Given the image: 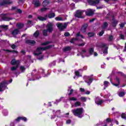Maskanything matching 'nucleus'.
<instances>
[{"label": "nucleus", "mask_w": 126, "mask_h": 126, "mask_svg": "<svg viewBox=\"0 0 126 126\" xmlns=\"http://www.w3.org/2000/svg\"><path fill=\"white\" fill-rule=\"evenodd\" d=\"M88 27V24H84L82 27L81 28V31L82 33H86V30H87V28Z\"/></svg>", "instance_id": "obj_10"}, {"label": "nucleus", "mask_w": 126, "mask_h": 126, "mask_svg": "<svg viewBox=\"0 0 126 126\" xmlns=\"http://www.w3.org/2000/svg\"><path fill=\"white\" fill-rule=\"evenodd\" d=\"M114 39V36H113V35H110L109 36V41H110V42L113 41V39Z\"/></svg>", "instance_id": "obj_52"}, {"label": "nucleus", "mask_w": 126, "mask_h": 126, "mask_svg": "<svg viewBox=\"0 0 126 126\" xmlns=\"http://www.w3.org/2000/svg\"><path fill=\"white\" fill-rule=\"evenodd\" d=\"M107 45H106L105 43H101L99 45H98V48H100V49H103V48H106Z\"/></svg>", "instance_id": "obj_23"}, {"label": "nucleus", "mask_w": 126, "mask_h": 126, "mask_svg": "<svg viewBox=\"0 0 126 126\" xmlns=\"http://www.w3.org/2000/svg\"><path fill=\"white\" fill-rule=\"evenodd\" d=\"M46 30L48 31L49 33H52L54 31V28H53V24L49 23L46 25Z\"/></svg>", "instance_id": "obj_7"}, {"label": "nucleus", "mask_w": 126, "mask_h": 126, "mask_svg": "<svg viewBox=\"0 0 126 126\" xmlns=\"http://www.w3.org/2000/svg\"><path fill=\"white\" fill-rule=\"evenodd\" d=\"M2 20L4 21H9V20H12V18H8L7 17L3 16L2 17Z\"/></svg>", "instance_id": "obj_24"}, {"label": "nucleus", "mask_w": 126, "mask_h": 126, "mask_svg": "<svg viewBox=\"0 0 126 126\" xmlns=\"http://www.w3.org/2000/svg\"><path fill=\"white\" fill-rule=\"evenodd\" d=\"M64 35L65 37H68V36H70V34L68 32H66L64 33Z\"/></svg>", "instance_id": "obj_54"}, {"label": "nucleus", "mask_w": 126, "mask_h": 126, "mask_svg": "<svg viewBox=\"0 0 126 126\" xmlns=\"http://www.w3.org/2000/svg\"><path fill=\"white\" fill-rule=\"evenodd\" d=\"M10 47L13 50H15V49H16V45H15V44H12Z\"/></svg>", "instance_id": "obj_53"}, {"label": "nucleus", "mask_w": 126, "mask_h": 126, "mask_svg": "<svg viewBox=\"0 0 126 126\" xmlns=\"http://www.w3.org/2000/svg\"><path fill=\"white\" fill-rule=\"evenodd\" d=\"M26 44H28V45H35L36 41L35 40H31V39H28L25 41Z\"/></svg>", "instance_id": "obj_13"}, {"label": "nucleus", "mask_w": 126, "mask_h": 126, "mask_svg": "<svg viewBox=\"0 0 126 126\" xmlns=\"http://www.w3.org/2000/svg\"><path fill=\"white\" fill-rule=\"evenodd\" d=\"M7 85H8V82L6 80H4L0 83V92H2L3 91L2 88H3L4 90H5V89H8Z\"/></svg>", "instance_id": "obj_3"}, {"label": "nucleus", "mask_w": 126, "mask_h": 126, "mask_svg": "<svg viewBox=\"0 0 126 126\" xmlns=\"http://www.w3.org/2000/svg\"><path fill=\"white\" fill-rule=\"evenodd\" d=\"M66 26H67V24L66 23H64V25L63 24H58L57 25V27L61 31H63V30L65 29L66 28Z\"/></svg>", "instance_id": "obj_8"}, {"label": "nucleus", "mask_w": 126, "mask_h": 126, "mask_svg": "<svg viewBox=\"0 0 126 126\" xmlns=\"http://www.w3.org/2000/svg\"><path fill=\"white\" fill-rule=\"evenodd\" d=\"M79 100L81 101L82 102H86L87 101L86 97L84 96H81V97L79 98Z\"/></svg>", "instance_id": "obj_32"}, {"label": "nucleus", "mask_w": 126, "mask_h": 126, "mask_svg": "<svg viewBox=\"0 0 126 126\" xmlns=\"http://www.w3.org/2000/svg\"><path fill=\"white\" fill-rule=\"evenodd\" d=\"M108 26H109V24H108V23L104 22L103 23V25L101 26V28L102 29H106V28H107V27H108Z\"/></svg>", "instance_id": "obj_27"}, {"label": "nucleus", "mask_w": 126, "mask_h": 126, "mask_svg": "<svg viewBox=\"0 0 126 126\" xmlns=\"http://www.w3.org/2000/svg\"><path fill=\"white\" fill-rule=\"evenodd\" d=\"M39 35H40V32L38 31H35L33 33V36L35 38H38V37H39Z\"/></svg>", "instance_id": "obj_30"}, {"label": "nucleus", "mask_w": 126, "mask_h": 126, "mask_svg": "<svg viewBox=\"0 0 126 126\" xmlns=\"http://www.w3.org/2000/svg\"><path fill=\"white\" fill-rule=\"evenodd\" d=\"M21 53L23 55H26V52L25 50H21Z\"/></svg>", "instance_id": "obj_64"}, {"label": "nucleus", "mask_w": 126, "mask_h": 126, "mask_svg": "<svg viewBox=\"0 0 126 126\" xmlns=\"http://www.w3.org/2000/svg\"><path fill=\"white\" fill-rule=\"evenodd\" d=\"M108 49H109V47H106L105 48L104 50L103 51V53L104 55H107L108 54Z\"/></svg>", "instance_id": "obj_36"}, {"label": "nucleus", "mask_w": 126, "mask_h": 126, "mask_svg": "<svg viewBox=\"0 0 126 126\" xmlns=\"http://www.w3.org/2000/svg\"><path fill=\"white\" fill-rule=\"evenodd\" d=\"M84 12V11H83V10H77L75 12L74 16L77 18H84V17L82 16L83 15Z\"/></svg>", "instance_id": "obj_5"}, {"label": "nucleus", "mask_w": 126, "mask_h": 126, "mask_svg": "<svg viewBox=\"0 0 126 126\" xmlns=\"http://www.w3.org/2000/svg\"><path fill=\"white\" fill-rule=\"evenodd\" d=\"M51 2L49 0H44L43 2L41 4V5L42 6H44V7H45V6H47L48 4H50Z\"/></svg>", "instance_id": "obj_16"}, {"label": "nucleus", "mask_w": 126, "mask_h": 126, "mask_svg": "<svg viewBox=\"0 0 126 126\" xmlns=\"http://www.w3.org/2000/svg\"><path fill=\"white\" fill-rule=\"evenodd\" d=\"M121 118L122 119H124V120H126V113H123L122 114H121Z\"/></svg>", "instance_id": "obj_46"}, {"label": "nucleus", "mask_w": 126, "mask_h": 126, "mask_svg": "<svg viewBox=\"0 0 126 126\" xmlns=\"http://www.w3.org/2000/svg\"><path fill=\"white\" fill-rule=\"evenodd\" d=\"M104 33H105V31H101L99 32L98 35L100 37H101V36H103Z\"/></svg>", "instance_id": "obj_48"}, {"label": "nucleus", "mask_w": 126, "mask_h": 126, "mask_svg": "<svg viewBox=\"0 0 126 126\" xmlns=\"http://www.w3.org/2000/svg\"><path fill=\"white\" fill-rule=\"evenodd\" d=\"M16 12H17V13L21 14V13H22V10H21V9H17Z\"/></svg>", "instance_id": "obj_49"}, {"label": "nucleus", "mask_w": 126, "mask_h": 126, "mask_svg": "<svg viewBox=\"0 0 126 126\" xmlns=\"http://www.w3.org/2000/svg\"><path fill=\"white\" fill-rule=\"evenodd\" d=\"M93 14H94V12H93L92 9H90L88 11L86 12V15L87 16H92Z\"/></svg>", "instance_id": "obj_17"}, {"label": "nucleus", "mask_w": 126, "mask_h": 126, "mask_svg": "<svg viewBox=\"0 0 126 126\" xmlns=\"http://www.w3.org/2000/svg\"><path fill=\"white\" fill-rule=\"evenodd\" d=\"M89 52L90 56H92V55H93V53H94V48H90L89 50Z\"/></svg>", "instance_id": "obj_33"}, {"label": "nucleus", "mask_w": 126, "mask_h": 126, "mask_svg": "<svg viewBox=\"0 0 126 126\" xmlns=\"http://www.w3.org/2000/svg\"><path fill=\"white\" fill-rule=\"evenodd\" d=\"M88 36L90 38H92V37H94L95 36V33L93 32H89L88 33Z\"/></svg>", "instance_id": "obj_29"}, {"label": "nucleus", "mask_w": 126, "mask_h": 126, "mask_svg": "<svg viewBox=\"0 0 126 126\" xmlns=\"http://www.w3.org/2000/svg\"><path fill=\"white\" fill-rule=\"evenodd\" d=\"M119 97H124V96H125V95H126V93L125 92H120L119 93Z\"/></svg>", "instance_id": "obj_35"}, {"label": "nucleus", "mask_w": 126, "mask_h": 126, "mask_svg": "<svg viewBox=\"0 0 126 126\" xmlns=\"http://www.w3.org/2000/svg\"><path fill=\"white\" fill-rule=\"evenodd\" d=\"M19 66V65H16V66H12L11 68V70H12V71H13L14 70H16L17 69V68H18Z\"/></svg>", "instance_id": "obj_37"}, {"label": "nucleus", "mask_w": 126, "mask_h": 126, "mask_svg": "<svg viewBox=\"0 0 126 126\" xmlns=\"http://www.w3.org/2000/svg\"><path fill=\"white\" fill-rule=\"evenodd\" d=\"M47 17H48V15H45L44 17L43 16H38L37 17V19L40 20V21H45L47 20Z\"/></svg>", "instance_id": "obj_15"}, {"label": "nucleus", "mask_w": 126, "mask_h": 126, "mask_svg": "<svg viewBox=\"0 0 126 126\" xmlns=\"http://www.w3.org/2000/svg\"><path fill=\"white\" fill-rule=\"evenodd\" d=\"M16 122H20V121H24V122H27V118L26 117H19L16 119H15Z\"/></svg>", "instance_id": "obj_14"}, {"label": "nucleus", "mask_w": 126, "mask_h": 126, "mask_svg": "<svg viewBox=\"0 0 126 126\" xmlns=\"http://www.w3.org/2000/svg\"><path fill=\"white\" fill-rule=\"evenodd\" d=\"M95 103L97 105H102L103 104V99H100V97H97L95 99Z\"/></svg>", "instance_id": "obj_12"}, {"label": "nucleus", "mask_w": 126, "mask_h": 126, "mask_svg": "<svg viewBox=\"0 0 126 126\" xmlns=\"http://www.w3.org/2000/svg\"><path fill=\"white\" fill-rule=\"evenodd\" d=\"M53 47V45H48L47 46H46L45 47H37L36 50V52L33 53V55L36 56V57H39L40 55H42V52H41V51H46V50H48V49H51Z\"/></svg>", "instance_id": "obj_2"}, {"label": "nucleus", "mask_w": 126, "mask_h": 126, "mask_svg": "<svg viewBox=\"0 0 126 126\" xmlns=\"http://www.w3.org/2000/svg\"><path fill=\"white\" fill-rule=\"evenodd\" d=\"M13 1L12 0H2L1 2H0V6H6L7 4H12Z\"/></svg>", "instance_id": "obj_4"}, {"label": "nucleus", "mask_w": 126, "mask_h": 126, "mask_svg": "<svg viewBox=\"0 0 126 126\" xmlns=\"http://www.w3.org/2000/svg\"><path fill=\"white\" fill-rule=\"evenodd\" d=\"M7 27H8V26H7V25L0 26V28H1L2 29H7Z\"/></svg>", "instance_id": "obj_43"}, {"label": "nucleus", "mask_w": 126, "mask_h": 126, "mask_svg": "<svg viewBox=\"0 0 126 126\" xmlns=\"http://www.w3.org/2000/svg\"><path fill=\"white\" fill-rule=\"evenodd\" d=\"M55 20H56V21H63V19L62 17H57L55 18Z\"/></svg>", "instance_id": "obj_42"}, {"label": "nucleus", "mask_w": 126, "mask_h": 126, "mask_svg": "<svg viewBox=\"0 0 126 126\" xmlns=\"http://www.w3.org/2000/svg\"><path fill=\"white\" fill-rule=\"evenodd\" d=\"M74 107H80L81 106V102L79 101H76L74 104Z\"/></svg>", "instance_id": "obj_31"}, {"label": "nucleus", "mask_w": 126, "mask_h": 126, "mask_svg": "<svg viewBox=\"0 0 126 126\" xmlns=\"http://www.w3.org/2000/svg\"><path fill=\"white\" fill-rule=\"evenodd\" d=\"M32 3L34 4L35 7H39L41 5V3L39 0H33Z\"/></svg>", "instance_id": "obj_11"}, {"label": "nucleus", "mask_w": 126, "mask_h": 126, "mask_svg": "<svg viewBox=\"0 0 126 126\" xmlns=\"http://www.w3.org/2000/svg\"><path fill=\"white\" fill-rule=\"evenodd\" d=\"M48 31L46 29L43 30L42 31L43 35L44 36V37H47V36H48Z\"/></svg>", "instance_id": "obj_26"}, {"label": "nucleus", "mask_w": 126, "mask_h": 126, "mask_svg": "<svg viewBox=\"0 0 126 126\" xmlns=\"http://www.w3.org/2000/svg\"><path fill=\"white\" fill-rule=\"evenodd\" d=\"M15 9H17V7L16 6H12L11 8L12 10H15Z\"/></svg>", "instance_id": "obj_62"}, {"label": "nucleus", "mask_w": 126, "mask_h": 126, "mask_svg": "<svg viewBox=\"0 0 126 126\" xmlns=\"http://www.w3.org/2000/svg\"><path fill=\"white\" fill-rule=\"evenodd\" d=\"M63 51L64 52H69L71 51V47L70 46H67L63 48Z\"/></svg>", "instance_id": "obj_21"}, {"label": "nucleus", "mask_w": 126, "mask_h": 126, "mask_svg": "<svg viewBox=\"0 0 126 126\" xmlns=\"http://www.w3.org/2000/svg\"><path fill=\"white\" fill-rule=\"evenodd\" d=\"M43 59H44V55H42L41 57L37 58V60H39V61H41V60H43Z\"/></svg>", "instance_id": "obj_57"}, {"label": "nucleus", "mask_w": 126, "mask_h": 126, "mask_svg": "<svg viewBox=\"0 0 126 126\" xmlns=\"http://www.w3.org/2000/svg\"><path fill=\"white\" fill-rule=\"evenodd\" d=\"M19 33V30L18 29H15L14 31H12V35H17Z\"/></svg>", "instance_id": "obj_25"}, {"label": "nucleus", "mask_w": 126, "mask_h": 126, "mask_svg": "<svg viewBox=\"0 0 126 126\" xmlns=\"http://www.w3.org/2000/svg\"><path fill=\"white\" fill-rule=\"evenodd\" d=\"M49 8H46V7H43V8H41V9H40V11L41 12H44V11H46V10H49Z\"/></svg>", "instance_id": "obj_39"}, {"label": "nucleus", "mask_w": 126, "mask_h": 126, "mask_svg": "<svg viewBox=\"0 0 126 126\" xmlns=\"http://www.w3.org/2000/svg\"><path fill=\"white\" fill-rule=\"evenodd\" d=\"M117 74H120L121 76H123V77H126V74H125L123 72L118 71L117 72Z\"/></svg>", "instance_id": "obj_40"}, {"label": "nucleus", "mask_w": 126, "mask_h": 126, "mask_svg": "<svg viewBox=\"0 0 126 126\" xmlns=\"http://www.w3.org/2000/svg\"><path fill=\"white\" fill-rule=\"evenodd\" d=\"M50 43H51V42L47 41V42L41 43V46H47V45H48V44H50Z\"/></svg>", "instance_id": "obj_44"}, {"label": "nucleus", "mask_w": 126, "mask_h": 126, "mask_svg": "<svg viewBox=\"0 0 126 126\" xmlns=\"http://www.w3.org/2000/svg\"><path fill=\"white\" fill-rule=\"evenodd\" d=\"M106 122L107 123H112V120H111L110 118H107L106 119Z\"/></svg>", "instance_id": "obj_60"}, {"label": "nucleus", "mask_w": 126, "mask_h": 126, "mask_svg": "<svg viewBox=\"0 0 126 126\" xmlns=\"http://www.w3.org/2000/svg\"><path fill=\"white\" fill-rule=\"evenodd\" d=\"M109 84H110V83L107 81H105L103 82V85L104 86H107L109 85Z\"/></svg>", "instance_id": "obj_50"}, {"label": "nucleus", "mask_w": 126, "mask_h": 126, "mask_svg": "<svg viewBox=\"0 0 126 126\" xmlns=\"http://www.w3.org/2000/svg\"><path fill=\"white\" fill-rule=\"evenodd\" d=\"M24 26V24H22L20 23L17 24V27H18L19 29H22Z\"/></svg>", "instance_id": "obj_28"}, {"label": "nucleus", "mask_w": 126, "mask_h": 126, "mask_svg": "<svg viewBox=\"0 0 126 126\" xmlns=\"http://www.w3.org/2000/svg\"><path fill=\"white\" fill-rule=\"evenodd\" d=\"M116 80L117 81V84L113 83V85H114V86L118 87L119 85H120V83H121V81H120V78L118 77H116Z\"/></svg>", "instance_id": "obj_20"}, {"label": "nucleus", "mask_w": 126, "mask_h": 126, "mask_svg": "<svg viewBox=\"0 0 126 126\" xmlns=\"http://www.w3.org/2000/svg\"><path fill=\"white\" fill-rule=\"evenodd\" d=\"M41 72L42 74H43V75H45V70L43 68H40Z\"/></svg>", "instance_id": "obj_56"}, {"label": "nucleus", "mask_w": 126, "mask_h": 126, "mask_svg": "<svg viewBox=\"0 0 126 126\" xmlns=\"http://www.w3.org/2000/svg\"><path fill=\"white\" fill-rule=\"evenodd\" d=\"M69 99L70 101H77V98H76V97H69Z\"/></svg>", "instance_id": "obj_45"}, {"label": "nucleus", "mask_w": 126, "mask_h": 126, "mask_svg": "<svg viewBox=\"0 0 126 126\" xmlns=\"http://www.w3.org/2000/svg\"><path fill=\"white\" fill-rule=\"evenodd\" d=\"M93 81V78H89L88 80H85V82H86V83H87L88 84H89L90 85L92 83Z\"/></svg>", "instance_id": "obj_22"}, {"label": "nucleus", "mask_w": 126, "mask_h": 126, "mask_svg": "<svg viewBox=\"0 0 126 126\" xmlns=\"http://www.w3.org/2000/svg\"><path fill=\"white\" fill-rule=\"evenodd\" d=\"M75 74L76 75V76H78L79 77V76H80V72H79V71H77L75 72Z\"/></svg>", "instance_id": "obj_51"}, {"label": "nucleus", "mask_w": 126, "mask_h": 126, "mask_svg": "<svg viewBox=\"0 0 126 126\" xmlns=\"http://www.w3.org/2000/svg\"><path fill=\"white\" fill-rule=\"evenodd\" d=\"M119 23V21L117 20H116L115 17H113L112 19V22H111V25L113 28H116L117 27V25H118V24Z\"/></svg>", "instance_id": "obj_9"}, {"label": "nucleus", "mask_w": 126, "mask_h": 126, "mask_svg": "<svg viewBox=\"0 0 126 126\" xmlns=\"http://www.w3.org/2000/svg\"><path fill=\"white\" fill-rule=\"evenodd\" d=\"M78 38H73L70 40V43H71V44H74V42H75V41H78Z\"/></svg>", "instance_id": "obj_34"}, {"label": "nucleus", "mask_w": 126, "mask_h": 126, "mask_svg": "<svg viewBox=\"0 0 126 126\" xmlns=\"http://www.w3.org/2000/svg\"><path fill=\"white\" fill-rule=\"evenodd\" d=\"M78 46L79 47H83L84 46H85V43H81V44H78Z\"/></svg>", "instance_id": "obj_55"}, {"label": "nucleus", "mask_w": 126, "mask_h": 126, "mask_svg": "<svg viewBox=\"0 0 126 126\" xmlns=\"http://www.w3.org/2000/svg\"><path fill=\"white\" fill-rule=\"evenodd\" d=\"M86 52L87 51H86V50L83 49V50H82V52L80 53V54L81 55H83V54L86 53Z\"/></svg>", "instance_id": "obj_61"}, {"label": "nucleus", "mask_w": 126, "mask_h": 126, "mask_svg": "<svg viewBox=\"0 0 126 126\" xmlns=\"http://www.w3.org/2000/svg\"><path fill=\"white\" fill-rule=\"evenodd\" d=\"M120 37L122 40H125V35H124L123 34H120Z\"/></svg>", "instance_id": "obj_58"}, {"label": "nucleus", "mask_w": 126, "mask_h": 126, "mask_svg": "<svg viewBox=\"0 0 126 126\" xmlns=\"http://www.w3.org/2000/svg\"><path fill=\"white\" fill-rule=\"evenodd\" d=\"M76 37H81L82 39H84V36H83V35L80 34V32L77 33Z\"/></svg>", "instance_id": "obj_41"}, {"label": "nucleus", "mask_w": 126, "mask_h": 126, "mask_svg": "<svg viewBox=\"0 0 126 126\" xmlns=\"http://www.w3.org/2000/svg\"><path fill=\"white\" fill-rule=\"evenodd\" d=\"M88 3L90 5H96L100 3V0H88Z\"/></svg>", "instance_id": "obj_6"}, {"label": "nucleus", "mask_w": 126, "mask_h": 126, "mask_svg": "<svg viewBox=\"0 0 126 126\" xmlns=\"http://www.w3.org/2000/svg\"><path fill=\"white\" fill-rule=\"evenodd\" d=\"M11 64H12V65L15 64H16V65H19V61H16L15 59H13L11 61Z\"/></svg>", "instance_id": "obj_18"}, {"label": "nucleus", "mask_w": 126, "mask_h": 126, "mask_svg": "<svg viewBox=\"0 0 126 126\" xmlns=\"http://www.w3.org/2000/svg\"><path fill=\"white\" fill-rule=\"evenodd\" d=\"M20 70H21L22 72H24V71H25L26 68H25V67H24V66H21L20 67Z\"/></svg>", "instance_id": "obj_38"}, {"label": "nucleus", "mask_w": 126, "mask_h": 126, "mask_svg": "<svg viewBox=\"0 0 126 126\" xmlns=\"http://www.w3.org/2000/svg\"><path fill=\"white\" fill-rule=\"evenodd\" d=\"M80 91L81 92H84V91H85V89H84V88H80Z\"/></svg>", "instance_id": "obj_63"}, {"label": "nucleus", "mask_w": 126, "mask_h": 126, "mask_svg": "<svg viewBox=\"0 0 126 126\" xmlns=\"http://www.w3.org/2000/svg\"><path fill=\"white\" fill-rule=\"evenodd\" d=\"M71 112L75 117H78V118H82V114H83V108H77L71 110Z\"/></svg>", "instance_id": "obj_1"}, {"label": "nucleus", "mask_w": 126, "mask_h": 126, "mask_svg": "<svg viewBox=\"0 0 126 126\" xmlns=\"http://www.w3.org/2000/svg\"><path fill=\"white\" fill-rule=\"evenodd\" d=\"M73 92V89H71L70 90V93L68 94V96H70L72 94V93Z\"/></svg>", "instance_id": "obj_59"}, {"label": "nucleus", "mask_w": 126, "mask_h": 126, "mask_svg": "<svg viewBox=\"0 0 126 126\" xmlns=\"http://www.w3.org/2000/svg\"><path fill=\"white\" fill-rule=\"evenodd\" d=\"M125 25H126V23H121L119 24V26L121 28H124V27H125Z\"/></svg>", "instance_id": "obj_47"}, {"label": "nucleus", "mask_w": 126, "mask_h": 126, "mask_svg": "<svg viewBox=\"0 0 126 126\" xmlns=\"http://www.w3.org/2000/svg\"><path fill=\"white\" fill-rule=\"evenodd\" d=\"M55 16H56V14L54 12L50 13L47 15V17H48L49 19H52V18H54Z\"/></svg>", "instance_id": "obj_19"}]
</instances>
